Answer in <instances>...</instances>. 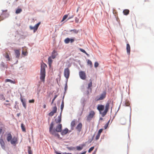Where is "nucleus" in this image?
I'll return each instance as SVG.
<instances>
[{"instance_id": "7ed1b4c3", "label": "nucleus", "mask_w": 154, "mask_h": 154, "mask_svg": "<svg viewBox=\"0 0 154 154\" xmlns=\"http://www.w3.org/2000/svg\"><path fill=\"white\" fill-rule=\"evenodd\" d=\"M97 109L102 114V116H104L106 114V109L103 112L101 113L102 112L104 109V106L101 105H99L97 106Z\"/></svg>"}, {"instance_id": "0eeeda50", "label": "nucleus", "mask_w": 154, "mask_h": 154, "mask_svg": "<svg viewBox=\"0 0 154 154\" xmlns=\"http://www.w3.org/2000/svg\"><path fill=\"white\" fill-rule=\"evenodd\" d=\"M40 24V22H39L36 24L34 26H29V28L31 30H33V32L35 33L36 31L37 30Z\"/></svg>"}, {"instance_id": "bb28decb", "label": "nucleus", "mask_w": 154, "mask_h": 154, "mask_svg": "<svg viewBox=\"0 0 154 154\" xmlns=\"http://www.w3.org/2000/svg\"><path fill=\"white\" fill-rule=\"evenodd\" d=\"M22 11V9L20 8H18L16 10L15 13L16 14H18L20 13Z\"/></svg>"}, {"instance_id": "cd10ccee", "label": "nucleus", "mask_w": 154, "mask_h": 154, "mask_svg": "<svg viewBox=\"0 0 154 154\" xmlns=\"http://www.w3.org/2000/svg\"><path fill=\"white\" fill-rule=\"evenodd\" d=\"M64 101H63H63H62V102L61 106H60V109H61V112H62L63 110V107H64Z\"/></svg>"}, {"instance_id": "9d476101", "label": "nucleus", "mask_w": 154, "mask_h": 154, "mask_svg": "<svg viewBox=\"0 0 154 154\" xmlns=\"http://www.w3.org/2000/svg\"><path fill=\"white\" fill-rule=\"evenodd\" d=\"M92 86V83L91 82L88 84V86L87 88L88 90L87 91V94L88 95L91 92L92 89L91 87Z\"/></svg>"}, {"instance_id": "e433bc0d", "label": "nucleus", "mask_w": 154, "mask_h": 154, "mask_svg": "<svg viewBox=\"0 0 154 154\" xmlns=\"http://www.w3.org/2000/svg\"><path fill=\"white\" fill-rule=\"evenodd\" d=\"M130 103L128 101H126L125 103V105L126 106H128L130 105Z\"/></svg>"}, {"instance_id": "f8f14e48", "label": "nucleus", "mask_w": 154, "mask_h": 154, "mask_svg": "<svg viewBox=\"0 0 154 154\" xmlns=\"http://www.w3.org/2000/svg\"><path fill=\"white\" fill-rule=\"evenodd\" d=\"M120 123L122 125H125L127 122V120L124 117L121 118L119 120Z\"/></svg>"}, {"instance_id": "864d4df0", "label": "nucleus", "mask_w": 154, "mask_h": 154, "mask_svg": "<svg viewBox=\"0 0 154 154\" xmlns=\"http://www.w3.org/2000/svg\"><path fill=\"white\" fill-rule=\"evenodd\" d=\"M67 85L66 84V86H65V90H66V89H67Z\"/></svg>"}, {"instance_id": "b1692460", "label": "nucleus", "mask_w": 154, "mask_h": 154, "mask_svg": "<svg viewBox=\"0 0 154 154\" xmlns=\"http://www.w3.org/2000/svg\"><path fill=\"white\" fill-rule=\"evenodd\" d=\"M0 143L2 147H4L5 146V143L2 139H0Z\"/></svg>"}, {"instance_id": "2f4dec72", "label": "nucleus", "mask_w": 154, "mask_h": 154, "mask_svg": "<svg viewBox=\"0 0 154 154\" xmlns=\"http://www.w3.org/2000/svg\"><path fill=\"white\" fill-rule=\"evenodd\" d=\"M69 14H66L64 15L63 17V19L62 20V21H64L65 19H66L67 18L68 16V15Z\"/></svg>"}, {"instance_id": "393cba45", "label": "nucleus", "mask_w": 154, "mask_h": 154, "mask_svg": "<svg viewBox=\"0 0 154 154\" xmlns=\"http://www.w3.org/2000/svg\"><path fill=\"white\" fill-rule=\"evenodd\" d=\"M21 128L22 131L23 132H26V128H25V125H24L23 124V123L21 124Z\"/></svg>"}, {"instance_id": "6e6552de", "label": "nucleus", "mask_w": 154, "mask_h": 154, "mask_svg": "<svg viewBox=\"0 0 154 154\" xmlns=\"http://www.w3.org/2000/svg\"><path fill=\"white\" fill-rule=\"evenodd\" d=\"M79 75L81 79L83 80H85L86 78V75L85 73L82 71L79 72Z\"/></svg>"}, {"instance_id": "473e14b6", "label": "nucleus", "mask_w": 154, "mask_h": 154, "mask_svg": "<svg viewBox=\"0 0 154 154\" xmlns=\"http://www.w3.org/2000/svg\"><path fill=\"white\" fill-rule=\"evenodd\" d=\"M87 63L91 67H92L93 66L92 63L91 61L89 60H88Z\"/></svg>"}, {"instance_id": "6e6d98bb", "label": "nucleus", "mask_w": 154, "mask_h": 154, "mask_svg": "<svg viewBox=\"0 0 154 154\" xmlns=\"http://www.w3.org/2000/svg\"><path fill=\"white\" fill-rule=\"evenodd\" d=\"M86 153V151H84L82 152V153H81L80 154H85Z\"/></svg>"}, {"instance_id": "58836bf2", "label": "nucleus", "mask_w": 154, "mask_h": 154, "mask_svg": "<svg viewBox=\"0 0 154 154\" xmlns=\"http://www.w3.org/2000/svg\"><path fill=\"white\" fill-rule=\"evenodd\" d=\"M100 135L97 134L96 137H95V139L96 140H98L99 137H100Z\"/></svg>"}, {"instance_id": "4c0bfd02", "label": "nucleus", "mask_w": 154, "mask_h": 154, "mask_svg": "<svg viewBox=\"0 0 154 154\" xmlns=\"http://www.w3.org/2000/svg\"><path fill=\"white\" fill-rule=\"evenodd\" d=\"M71 32L73 31V32L75 33H77L78 32V30H76V29H73V30H71L70 31Z\"/></svg>"}, {"instance_id": "8fccbe9b", "label": "nucleus", "mask_w": 154, "mask_h": 154, "mask_svg": "<svg viewBox=\"0 0 154 154\" xmlns=\"http://www.w3.org/2000/svg\"><path fill=\"white\" fill-rule=\"evenodd\" d=\"M5 105L7 106V105H9V106H10L11 105V104L10 103H5L4 104Z\"/></svg>"}, {"instance_id": "3c124183", "label": "nucleus", "mask_w": 154, "mask_h": 154, "mask_svg": "<svg viewBox=\"0 0 154 154\" xmlns=\"http://www.w3.org/2000/svg\"><path fill=\"white\" fill-rule=\"evenodd\" d=\"M2 131V128H0V134H1Z\"/></svg>"}, {"instance_id": "4468645a", "label": "nucleus", "mask_w": 154, "mask_h": 154, "mask_svg": "<svg viewBox=\"0 0 154 154\" xmlns=\"http://www.w3.org/2000/svg\"><path fill=\"white\" fill-rule=\"evenodd\" d=\"M14 51L16 58H19L20 56V49H19L18 50H15Z\"/></svg>"}, {"instance_id": "f03ea898", "label": "nucleus", "mask_w": 154, "mask_h": 154, "mask_svg": "<svg viewBox=\"0 0 154 154\" xmlns=\"http://www.w3.org/2000/svg\"><path fill=\"white\" fill-rule=\"evenodd\" d=\"M54 123L53 122H52L51 123L50 128H49V132L50 134H51L52 135L54 136L57 137L58 138H59L60 137V136L59 134L57 133V132L56 131L54 130L53 129V128L54 127Z\"/></svg>"}, {"instance_id": "aec40b11", "label": "nucleus", "mask_w": 154, "mask_h": 154, "mask_svg": "<svg viewBox=\"0 0 154 154\" xmlns=\"http://www.w3.org/2000/svg\"><path fill=\"white\" fill-rule=\"evenodd\" d=\"M20 100L22 103L23 107H24L25 109H26V103L25 101L23 100L21 97H20Z\"/></svg>"}, {"instance_id": "412c9836", "label": "nucleus", "mask_w": 154, "mask_h": 154, "mask_svg": "<svg viewBox=\"0 0 154 154\" xmlns=\"http://www.w3.org/2000/svg\"><path fill=\"white\" fill-rule=\"evenodd\" d=\"M56 53V51L54 50L52 53V55L51 57L53 59H54L57 55V54H55Z\"/></svg>"}, {"instance_id": "dca6fc26", "label": "nucleus", "mask_w": 154, "mask_h": 154, "mask_svg": "<svg viewBox=\"0 0 154 154\" xmlns=\"http://www.w3.org/2000/svg\"><path fill=\"white\" fill-rule=\"evenodd\" d=\"M61 121V113L60 115L58 116L57 119H55V121L56 123H60Z\"/></svg>"}, {"instance_id": "39448f33", "label": "nucleus", "mask_w": 154, "mask_h": 154, "mask_svg": "<svg viewBox=\"0 0 154 154\" xmlns=\"http://www.w3.org/2000/svg\"><path fill=\"white\" fill-rule=\"evenodd\" d=\"M95 113L94 111H91L89 114L88 116L87 117V120L88 121H90L94 117L95 115Z\"/></svg>"}, {"instance_id": "680f3d73", "label": "nucleus", "mask_w": 154, "mask_h": 154, "mask_svg": "<svg viewBox=\"0 0 154 154\" xmlns=\"http://www.w3.org/2000/svg\"><path fill=\"white\" fill-rule=\"evenodd\" d=\"M104 128H105V129H106V125L104 126Z\"/></svg>"}, {"instance_id": "1a4fd4ad", "label": "nucleus", "mask_w": 154, "mask_h": 154, "mask_svg": "<svg viewBox=\"0 0 154 154\" xmlns=\"http://www.w3.org/2000/svg\"><path fill=\"white\" fill-rule=\"evenodd\" d=\"M57 107L55 104V106L53 108L52 111L49 113L48 115L50 116H53L54 114L57 112Z\"/></svg>"}, {"instance_id": "a19ab883", "label": "nucleus", "mask_w": 154, "mask_h": 154, "mask_svg": "<svg viewBox=\"0 0 154 154\" xmlns=\"http://www.w3.org/2000/svg\"><path fill=\"white\" fill-rule=\"evenodd\" d=\"M98 65H99V64L97 62H96L95 63L94 66V67L95 68H97V67H98Z\"/></svg>"}, {"instance_id": "37998d69", "label": "nucleus", "mask_w": 154, "mask_h": 154, "mask_svg": "<svg viewBox=\"0 0 154 154\" xmlns=\"http://www.w3.org/2000/svg\"><path fill=\"white\" fill-rule=\"evenodd\" d=\"M28 152L29 154H32V150L30 149H29L28 150Z\"/></svg>"}, {"instance_id": "69168bd1", "label": "nucleus", "mask_w": 154, "mask_h": 154, "mask_svg": "<svg viewBox=\"0 0 154 154\" xmlns=\"http://www.w3.org/2000/svg\"><path fill=\"white\" fill-rule=\"evenodd\" d=\"M112 120H111V122H110V123H111V122H112Z\"/></svg>"}, {"instance_id": "6ab92c4d", "label": "nucleus", "mask_w": 154, "mask_h": 154, "mask_svg": "<svg viewBox=\"0 0 154 154\" xmlns=\"http://www.w3.org/2000/svg\"><path fill=\"white\" fill-rule=\"evenodd\" d=\"M130 47L129 44H127L126 49L127 52L128 54H130Z\"/></svg>"}, {"instance_id": "f704fd0d", "label": "nucleus", "mask_w": 154, "mask_h": 154, "mask_svg": "<svg viewBox=\"0 0 154 154\" xmlns=\"http://www.w3.org/2000/svg\"><path fill=\"white\" fill-rule=\"evenodd\" d=\"M83 146H77L76 149L77 150L79 151L83 149Z\"/></svg>"}, {"instance_id": "bf43d9fd", "label": "nucleus", "mask_w": 154, "mask_h": 154, "mask_svg": "<svg viewBox=\"0 0 154 154\" xmlns=\"http://www.w3.org/2000/svg\"><path fill=\"white\" fill-rule=\"evenodd\" d=\"M46 107V106L45 104L43 106V107L44 108H45Z\"/></svg>"}, {"instance_id": "13d9d810", "label": "nucleus", "mask_w": 154, "mask_h": 154, "mask_svg": "<svg viewBox=\"0 0 154 154\" xmlns=\"http://www.w3.org/2000/svg\"><path fill=\"white\" fill-rule=\"evenodd\" d=\"M63 154H71V153H67L66 152L63 153Z\"/></svg>"}, {"instance_id": "603ef678", "label": "nucleus", "mask_w": 154, "mask_h": 154, "mask_svg": "<svg viewBox=\"0 0 154 154\" xmlns=\"http://www.w3.org/2000/svg\"><path fill=\"white\" fill-rule=\"evenodd\" d=\"M55 99L54 98H53V99L52 100V101L51 104L53 103V102H54V100H55Z\"/></svg>"}, {"instance_id": "c85d7f7f", "label": "nucleus", "mask_w": 154, "mask_h": 154, "mask_svg": "<svg viewBox=\"0 0 154 154\" xmlns=\"http://www.w3.org/2000/svg\"><path fill=\"white\" fill-rule=\"evenodd\" d=\"M75 124V120H73L71 122V126L72 127H73Z\"/></svg>"}, {"instance_id": "a18cd8bd", "label": "nucleus", "mask_w": 154, "mask_h": 154, "mask_svg": "<svg viewBox=\"0 0 154 154\" xmlns=\"http://www.w3.org/2000/svg\"><path fill=\"white\" fill-rule=\"evenodd\" d=\"M70 41L71 43H72L74 41V39L73 38H71V39H70Z\"/></svg>"}, {"instance_id": "c756f323", "label": "nucleus", "mask_w": 154, "mask_h": 154, "mask_svg": "<svg viewBox=\"0 0 154 154\" xmlns=\"http://www.w3.org/2000/svg\"><path fill=\"white\" fill-rule=\"evenodd\" d=\"M70 40V39L69 38H67L64 40V42L65 43L68 44L69 43Z\"/></svg>"}, {"instance_id": "7c9ffc66", "label": "nucleus", "mask_w": 154, "mask_h": 154, "mask_svg": "<svg viewBox=\"0 0 154 154\" xmlns=\"http://www.w3.org/2000/svg\"><path fill=\"white\" fill-rule=\"evenodd\" d=\"M5 57L7 59V60H10V58L8 53H6L5 56Z\"/></svg>"}, {"instance_id": "de8ad7c7", "label": "nucleus", "mask_w": 154, "mask_h": 154, "mask_svg": "<svg viewBox=\"0 0 154 154\" xmlns=\"http://www.w3.org/2000/svg\"><path fill=\"white\" fill-rule=\"evenodd\" d=\"M110 120H109V121L108 122H107V123L106 124V128H107V126L109 124V123H110Z\"/></svg>"}, {"instance_id": "49530a36", "label": "nucleus", "mask_w": 154, "mask_h": 154, "mask_svg": "<svg viewBox=\"0 0 154 154\" xmlns=\"http://www.w3.org/2000/svg\"><path fill=\"white\" fill-rule=\"evenodd\" d=\"M75 22L76 23H78L79 22V19L76 18L75 20Z\"/></svg>"}, {"instance_id": "052dcab7", "label": "nucleus", "mask_w": 154, "mask_h": 154, "mask_svg": "<svg viewBox=\"0 0 154 154\" xmlns=\"http://www.w3.org/2000/svg\"><path fill=\"white\" fill-rule=\"evenodd\" d=\"M56 154H62L60 153H57Z\"/></svg>"}, {"instance_id": "9b49d317", "label": "nucleus", "mask_w": 154, "mask_h": 154, "mask_svg": "<svg viewBox=\"0 0 154 154\" xmlns=\"http://www.w3.org/2000/svg\"><path fill=\"white\" fill-rule=\"evenodd\" d=\"M106 93L105 92L103 93L100 96V97H97L95 99V100L96 101H97L99 100H103V99L105 98L106 96Z\"/></svg>"}, {"instance_id": "ddd939ff", "label": "nucleus", "mask_w": 154, "mask_h": 154, "mask_svg": "<svg viewBox=\"0 0 154 154\" xmlns=\"http://www.w3.org/2000/svg\"><path fill=\"white\" fill-rule=\"evenodd\" d=\"M62 125L61 124H59L56 127L55 130L57 132H61L62 128Z\"/></svg>"}, {"instance_id": "423d86ee", "label": "nucleus", "mask_w": 154, "mask_h": 154, "mask_svg": "<svg viewBox=\"0 0 154 154\" xmlns=\"http://www.w3.org/2000/svg\"><path fill=\"white\" fill-rule=\"evenodd\" d=\"M64 76L66 79H68L70 75V71L68 68L65 69L64 70Z\"/></svg>"}, {"instance_id": "72a5a7b5", "label": "nucleus", "mask_w": 154, "mask_h": 154, "mask_svg": "<svg viewBox=\"0 0 154 154\" xmlns=\"http://www.w3.org/2000/svg\"><path fill=\"white\" fill-rule=\"evenodd\" d=\"M5 82H9L11 83H14L15 82H14V81L11 80V79H7L5 80Z\"/></svg>"}, {"instance_id": "2eb2a0df", "label": "nucleus", "mask_w": 154, "mask_h": 154, "mask_svg": "<svg viewBox=\"0 0 154 154\" xmlns=\"http://www.w3.org/2000/svg\"><path fill=\"white\" fill-rule=\"evenodd\" d=\"M82 126V123H80L77 125L76 127V128L79 132H80L81 130Z\"/></svg>"}, {"instance_id": "a878e982", "label": "nucleus", "mask_w": 154, "mask_h": 154, "mask_svg": "<svg viewBox=\"0 0 154 154\" xmlns=\"http://www.w3.org/2000/svg\"><path fill=\"white\" fill-rule=\"evenodd\" d=\"M129 13V11L128 9H125L123 11V13L125 15H128Z\"/></svg>"}, {"instance_id": "ea45409f", "label": "nucleus", "mask_w": 154, "mask_h": 154, "mask_svg": "<svg viewBox=\"0 0 154 154\" xmlns=\"http://www.w3.org/2000/svg\"><path fill=\"white\" fill-rule=\"evenodd\" d=\"M80 51H82V52H83V53L86 54H87V53L84 50V49H82L80 48Z\"/></svg>"}, {"instance_id": "c9c22d12", "label": "nucleus", "mask_w": 154, "mask_h": 154, "mask_svg": "<svg viewBox=\"0 0 154 154\" xmlns=\"http://www.w3.org/2000/svg\"><path fill=\"white\" fill-rule=\"evenodd\" d=\"M94 146H92L90 148L88 151V152H91L94 149Z\"/></svg>"}, {"instance_id": "f257e3e1", "label": "nucleus", "mask_w": 154, "mask_h": 154, "mask_svg": "<svg viewBox=\"0 0 154 154\" xmlns=\"http://www.w3.org/2000/svg\"><path fill=\"white\" fill-rule=\"evenodd\" d=\"M47 66L44 63L41 64L40 78L42 82H45L46 73L45 68Z\"/></svg>"}, {"instance_id": "20e7f679", "label": "nucleus", "mask_w": 154, "mask_h": 154, "mask_svg": "<svg viewBox=\"0 0 154 154\" xmlns=\"http://www.w3.org/2000/svg\"><path fill=\"white\" fill-rule=\"evenodd\" d=\"M112 103L113 101L112 100H108L106 103V112L109 109H110L112 110L113 105Z\"/></svg>"}, {"instance_id": "a211bd4d", "label": "nucleus", "mask_w": 154, "mask_h": 154, "mask_svg": "<svg viewBox=\"0 0 154 154\" xmlns=\"http://www.w3.org/2000/svg\"><path fill=\"white\" fill-rule=\"evenodd\" d=\"M12 138V136L11 133H8L7 134V140L8 142L10 141Z\"/></svg>"}, {"instance_id": "c03bdc74", "label": "nucleus", "mask_w": 154, "mask_h": 154, "mask_svg": "<svg viewBox=\"0 0 154 154\" xmlns=\"http://www.w3.org/2000/svg\"><path fill=\"white\" fill-rule=\"evenodd\" d=\"M29 103H33L34 102V99H32V100H29Z\"/></svg>"}, {"instance_id": "4be33fe9", "label": "nucleus", "mask_w": 154, "mask_h": 154, "mask_svg": "<svg viewBox=\"0 0 154 154\" xmlns=\"http://www.w3.org/2000/svg\"><path fill=\"white\" fill-rule=\"evenodd\" d=\"M68 132V129L67 128H66L64 130L62 131L61 132V134L62 135H65Z\"/></svg>"}, {"instance_id": "4d7b16f0", "label": "nucleus", "mask_w": 154, "mask_h": 154, "mask_svg": "<svg viewBox=\"0 0 154 154\" xmlns=\"http://www.w3.org/2000/svg\"><path fill=\"white\" fill-rule=\"evenodd\" d=\"M57 97V95H55L54 97V98L55 99Z\"/></svg>"}, {"instance_id": "e2e57ef3", "label": "nucleus", "mask_w": 154, "mask_h": 154, "mask_svg": "<svg viewBox=\"0 0 154 154\" xmlns=\"http://www.w3.org/2000/svg\"><path fill=\"white\" fill-rule=\"evenodd\" d=\"M6 101L7 102H9V101L8 100H6Z\"/></svg>"}, {"instance_id": "5701e85b", "label": "nucleus", "mask_w": 154, "mask_h": 154, "mask_svg": "<svg viewBox=\"0 0 154 154\" xmlns=\"http://www.w3.org/2000/svg\"><path fill=\"white\" fill-rule=\"evenodd\" d=\"M53 61L51 57H50L48 58V64L50 67L51 66Z\"/></svg>"}, {"instance_id": "f3484780", "label": "nucleus", "mask_w": 154, "mask_h": 154, "mask_svg": "<svg viewBox=\"0 0 154 154\" xmlns=\"http://www.w3.org/2000/svg\"><path fill=\"white\" fill-rule=\"evenodd\" d=\"M17 140V138L16 137H14L12 138L10 142L11 144H14L16 143Z\"/></svg>"}, {"instance_id": "5fc2aeb1", "label": "nucleus", "mask_w": 154, "mask_h": 154, "mask_svg": "<svg viewBox=\"0 0 154 154\" xmlns=\"http://www.w3.org/2000/svg\"><path fill=\"white\" fill-rule=\"evenodd\" d=\"M73 17H74V16L72 15V16H71V17H69V18H68V19H70L71 18H73Z\"/></svg>"}, {"instance_id": "09e8293b", "label": "nucleus", "mask_w": 154, "mask_h": 154, "mask_svg": "<svg viewBox=\"0 0 154 154\" xmlns=\"http://www.w3.org/2000/svg\"><path fill=\"white\" fill-rule=\"evenodd\" d=\"M22 54H23V55H26V52H23H23H22Z\"/></svg>"}, {"instance_id": "79ce46f5", "label": "nucleus", "mask_w": 154, "mask_h": 154, "mask_svg": "<svg viewBox=\"0 0 154 154\" xmlns=\"http://www.w3.org/2000/svg\"><path fill=\"white\" fill-rule=\"evenodd\" d=\"M102 131H103V129H100L99 130V131L98 132V134H100H100L101 133V132H102Z\"/></svg>"}, {"instance_id": "0e129e2a", "label": "nucleus", "mask_w": 154, "mask_h": 154, "mask_svg": "<svg viewBox=\"0 0 154 154\" xmlns=\"http://www.w3.org/2000/svg\"><path fill=\"white\" fill-rule=\"evenodd\" d=\"M68 149H71V148H68Z\"/></svg>"}]
</instances>
